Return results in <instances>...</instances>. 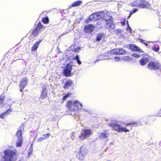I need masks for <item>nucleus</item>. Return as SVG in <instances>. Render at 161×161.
<instances>
[{
  "instance_id": "bb28decb",
  "label": "nucleus",
  "mask_w": 161,
  "mask_h": 161,
  "mask_svg": "<svg viewBox=\"0 0 161 161\" xmlns=\"http://www.w3.org/2000/svg\"><path fill=\"white\" fill-rule=\"evenodd\" d=\"M108 133H107L106 131H104L101 133L99 137L100 138L105 139L108 136Z\"/></svg>"
},
{
  "instance_id": "7c9ffc66",
  "label": "nucleus",
  "mask_w": 161,
  "mask_h": 161,
  "mask_svg": "<svg viewBox=\"0 0 161 161\" xmlns=\"http://www.w3.org/2000/svg\"><path fill=\"white\" fill-rule=\"evenodd\" d=\"M39 32L40 31H39L35 28L32 31L31 33L32 35L35 36H36L38 35Z\"/></svg>"
},
{
  "instance_id": "ddd939ff",
  "label": "nucleus",
  "mask_w": 161,
  "mask_h": 161,
  "mask_svg": "<svg viewBox=\"0 0 161 161\" xmlns=\"http://www.w3.org/2000/svg\"><path fill=\"white\" fill-rule=\"evenodd\" d=\"M107 23L106 27L108 29H114L115 27V25L113 23V19L112 17H110L108 19L105 20Z\"/></svg>"
},
{
  "instance_id": "bf43d9fd",
  "label": "nucleus",
  "mask_w": 161,
  "mask_h": 161,
  "mask_svg": "<svg viewBox=\"0 0 161 161\" xmlns=\"http://www.w3.org/2000/svg\"><path fill=\"white\" fill-rule=\"evenodd\" d=\"M160 67H161V65H160ZM160 69V72H161V68L160 67V69Z\"/></svg>"
},
{
  "instance_id": "4be33fe9",
  "label": "nucleus",
  "mask_w": 161,
  "mask_h": 161,
  "mask_svg": "<svg viewBox=\"0 0 161 161\" xmlns=\"http://www.w3.org/2000/svg\"><path fill=\"white\" fill-rule=\"evenodd\" d=\"M35 28L37 30L40 32L41 30L42 29L44 30L45 28V27H44L43 25L42 24L41 21H39L37 25Z\"/></svg>"
},
{
  "instance_id": "49530a36",
  "label": "nucleus",
  "mask_w": 161,
  "mask_h": 161,
  "mask_svg": "<svg viewBox=\"0 0 161 161\" xmlns=\"http://www.w3.org/2000/svg\"><path fill=\"white\" fill-rule=\"evenodd\" d=\"M68 97V96H67L66 95H65L63 97L62 100L63 101L66 100L67 99V98Z\"/></svg>"
},
{
  "instance_id": "6e6552de",
  "label": "nucleus",
  "mask_w": 161,
  "mask_h": 161,
  "mask_svg": "<svg viewBox=\"0 0 161 161\" xmlns=\"http://www.w3.org/2000/svg\"><path fill=\"white\" fill-rule=\"evenodd\" d=\"M126 52V51L122 48H116L111 50L110 52V54H112V55H123Z\"/></svg>"
},
{
  "instance_id": "72a5a7b5",
  "label": "nucleus",
  "mask_w": 161,
  "mask_h": 161,
  "mask_svg": "<svg viewBox=\"0 0 161 161\" xmlns=\"http://www.w3.org/2000/svg\"><path fill=\"white\" fill-rule=\"evenodd\" d=\"M70 48L73 51H74L76 53L78 52V51L81 48L80 47H76L74 48L73 46H71Z\"/></svg>"
},
{
  "instance_id": "a19ab883",
  "label": "nucleus",
  "mask_w": 161,
  "mask_h": 161,
  "mask_svg": "<svg viewBox=\"0 0 161 161\" xmlns=\"http://www.w3.org/2000/svg\"><path fill=\"white\" fill-rule=\"evenodd\" d=\"M132 57L136 58H140L141 56L140 54L136 53H133L132 54Z\"/></svg>"
},
{
  "instance_id": "c03bdc74",
  "label": "nucleus",
  "mask_w": 161,
  "mask_h": 161,
  "mask_svg": "<svg viewBox=\"0 0 161 161\" xmlns=\"http://www.w3.org/2000/svg\"><path fill=\"white\" fill-rule=\"evenodd\" d=\"M131 44H126L124 45V47L125 48H128L130 49Z\"/></svg>"
},
{
  "instance_id": "3c124183",
  "label": "nucleus",
  "mask_w": 161,
  "mask_h": 161,
  "mask_svg": "<svg viewBox=\"0 0 161 161\" xmlns=\"http://www.w3.org/2000/svg\"><path fill=\"white\" fill-rule=\"evenodd\" d=\"M75 132H72L71 133V137H75Z\"/></svg>"
},
{
  "instance_id": "2f4dec72",
  "label": "nucleus",
  "mask_w": 161,
  "mask_h": 161,
  "mask_svg": "<svg viewBox=\"0 0 161 161\" xmlns=\"http://www.w3.org/2000/svg\"><path fill=\"white\" fill-rule=\"evenodd\" d=\"M100 14V12H97L92 14L93 16H94V20H96L97 19H99V16H98L99 14Z\"/></svg>"
},
{
  "instance_id": "cd10ccee",
  "label": "nucleus",
  "mask_w": 161,
  "mask_h": 161,
  "mask_svg": "<svg viewBox=\"0 0 161 161\" xmlns=\"http://www.w3.org/2000/svg\"><path fill=\"white\" fill-rule=\"evenodd\" d=\"M130 5L133 7H137L140 8V0L134 1Z\"/></svg>"
},
{
  "instance_id": "9d476101",
  "label": "nucleus",
  "mask_w": 161,
  "mask_h": 161,
  "mask_svg": "<svg viewBox=\"0 0 161 161\" xmlns=\"http://www.w3.org/2000/svg\"><path fill=\"white\" fill-rule=\"evenodd\" d=\"M28 79L26 77L22 78L20 80L19 86L20 87V91L23 92V89L27 85Z\"/></svg>"
},
{
  "instance_id": "2eb2a0df",
  "label": "nucleus",
  "mask_w": 161,
  "mask_h": 161,
  "mask_svg": "<svg viewBox=\"0 0 161 161\" xmlns=\"http://www.w3.org/2000/svg\"><path fill=\"white\" fill-rule=\"evenodd\" d=\"M130 50L135 52H139L140 53H144L142 50L134 44H131Z\"/></svg>"
},
{
  "instance_id": "20e7f679",
  "label": "nucleus",
  "mask_w": 161,
  "mask_h": 161,
  "mask_svg": "<svg viewBox=\"0 0 161 161\" xmlns=\"http://www.w3.org/2000/svg\"><path fill=\"white\" fill-rule=\"evenodd\" d=\"M88 151V149L85 147L82 146L78 152H75L76 157L80 160H83L87 154Z\"/></svg>"
},
{
  "instance_id": "412c9836",
  "label": "nucleus",
  "mask_w": 161,
  "mask_h": 161,
  "mask_svg": "<svg viewBox=\"0 0 161 161\" xmlns=\"http://www.w3.org/2000/svg\"><path fill=\"white\" fill-rule=\"evenodd\" d=\"M82 3V1L78 0L74 2L69 7V8H71L72 7H77L80 5Z\"/></svg>"
},
{
  "instance_id": "4468645a",
  "label": "nucleus",
  "mask_w": 161,
  "mask_h": 161,
  "mask_svg": "<svg viewBox=\"0 0 161 161\" xmlns=\"http://www.w3.org/2000/svg\"><path fill=\"white\" fill-rule=\"evenodd\" d=\"M68 58L69 60H70V61H73V60H75L79 65H80L81 64V62L79 59V56L78 55H76L75 56H74V55L72 56L70 55Z\"/></svg>"
},
{
  "instance_id": "5fc2aeb1",
  "label": "nucleus",
  "mask_w": 161,
  "mask_h": 161,
  "mask_svg": "<svg viewBox=\"0 0 161 161\" xmlns=\"http://www.w3.org/2000/svg\"><path fill=\"white\" fill-rule=\"evenodd\" d=\"M121 24L123 25H125V21H124L123 22H121Z\"/></svg>"
},
{
  "instance_id": "1a4fd4ad",
  "label": "nucleus",
  "mask_w": 161,
  "mask_h": 161,
  "mask_svg": "<svg viewBox=\"0 0 161 161\" xmlns=\"http://www.w3.org/2000/svg\"><path fill=\"white\" fill-rule=\"evenodd\" d=\"M82 107V104L78 101H75L72 104V111L75 112L76 111H79L81 110Z\"/></svg>"
},
{
  "instance_id": "c756f323",
  "label": "nucleus",
  "mask_w": 161,
  "mask_h": 161,
  "mask_svg": "<svg viewBox=\"0 0 161 161\" xmlns=\"http://www.w3.org/2000/svg\"><path fill=\"white\" fill-rule=\"evenodd\" d=\"M42 22L44 24H47L49 22V19L47 16L43 18L42 20Z\"/></svg>"
},
{
  "instance_id": "dca6fc26",
  "label": "nucleus",
  "mask_w": 161,
  "mask_h": 161,
  "mask_svg": "<svg viewBox=\"0 0 161 161\" xmlns=\"http://www.w3.org/2000/svg\"><path fill=\"white\" fill-rule=\"evenodd\" d=\"M46 90L47 88L46 86H43L42 87V90L41 92V93L39 97L40 98H42V99H43L44 98L47 97V94Z\"/></svg>"
},
{
  "instance_id": "0eeeda50",
  "label": "nucleus",
  "mask_w": 161,
  "mask_h": 161,
  "mask_svg": "<svg viewBox=\"0 0 161 161\" xmlns=\"http://www.w3.org/2000/svg\"><path fill=\"white\" fill-rule=\"evenodd\" d=\"M111 55L112 54H110V52H107L105 53H104L103 54H101L100 55H98L97 56V59L94 62V63H96L98 61H101L102 60L106 59V58L107 57H108V58H107L108 59H113L112 58H109V56Z\"/></svg>"
},
{
  "instance_id": "37998d69",
  "label": "nucleus",
  "mask_w": 161,
  "mask_h": 161,
  "mask_svg": "<svg viewBox=\"0 0 161 161\" xmlns=\"http://www.w3.org/2000/svg\"><path fill=\"white\" fill-rule=\"evenodd\" d=\"M45 137H44L43 136V137H42L39 138L37 140V142H41V141H43V140L45 139Z\"/></svg>"
},
{
  "instance_id": "4c0bfd02",
  "label": "nucleus",
  "mask_w": 161,
  "mask_h": 161,
  "mask_svg": "<svg viewBox=\"0 0 161 161\" xmlns=\"http://www.w3.org/2000/svg\"><path fill=\"white\" fill-rule=\"evenodd\" d=\"M99 12L100 13V14H99V15H98L99 16V19H105L104 18V14L103 12V11H100Z\"/></svg>"
},
{
  "instance_id": "473e14b6",
  "label": "nucleus",
  "mask_w": 161,
  "mask_h": 161,
  "mask_svg": "<svg viewBox=\"0 0 161 161\" xmlns=\"http://www.w3.org/2000/svg\"><path fill=\"white\" fill-rule=\"evenodd\" d=\"M92 20H94V19L93 14L90 15L88 19H86V23L87 24L89 22L91 21Z\"/></svg>"
},
{
  "instance_id": "ea45409f",
  "label": "nucleus",
  "mask_w": 161,
  "mask_h": 161,
  "mask_svg": "<svg viewBox=\"0 0 161 161\" xmlns=\"http://www.w3.org/2000/svg\"><path fill=\"white\" fill-rule=\"evenodd\" d=\"M127 31H129L130 33H132V30L129 24H128L127 25V27L126 29Z\"/></svg>"
},
{
  "instance_id": "aec40b11",
  "label": "nucleus",
  "mask_w": 161,
  "mask_h": 161,
  "mask_svg": "<svg viewBox=\"0 0 161 161\" xmlns=\"http://www.w3.org/2000/svg\"><path fill=\"white\" fill-rule=\"evenodd\" d=\"M11 107L8 109L5 112H4L3 113L0 114V118L2 119H4L7 115V114H9L10 112H11L12 111V110L11 109Z\"/></svg>"
},
{
  "instance_id": "423d86ee",
  "label": "nucleus",
  "mask_w": 161,
  "mask_h": 161,
  "mask_svg": "<svg viewBox=\"0 0 161 161\" xmlns=\"http://www.w3.org/2000/svg\"><path fill=\"white\" fill-rule=\"evenodd\" d=\"M147 67L151 70H157L160 69V64L154 61L149 62L147 65Z\"/></svg>"
},
{
  "instance_id": "f03ea898",
  "label": "nucleus",
  "mask_w": 161,
  "mask_h": 161,
  "mask_svg": "<svg viewBox=\"0 0 161 161\" xmlns=\"http://www.w3.org/2000/svg\"><path fill=\"white\" fill-rule=\"evenodd\" d=\"M4 156L1 158V161H14L16 158L15 153L13 150H5L3 152Z\"/></svg>"
},
{
  "instance_id": "f257e3e1",
  "label": "nucleus",
  "mask_w": 161,
  "mask_h": 161,
  "mask_svg": "<svg viewBox=\"0 0 161 161\" xmlns=\"http://www.w3.org/2000/svg\"><path fill=\"white\" fill-rule=\"evenodd\" d=\"M70 60L68 58L66 59L65 61L66 66L64 67L63 71L64 75L66 77H69L71 75V70L74 63L73 61H70Z\"/></svg>"
},
{
  "instance_id": "b1692460",
  "label": "nucleus",
  "mask_w": 161,
  "mask_h": 161,
  "mask_svg": "<svg viewBox=\"0 0 161 161\" xmlns=\"http://www.w3.org/2000/svg\"><path fill=\"white\" fill-rule=\"evenodd\" d=\"M149 47L150 48H151L153 51L157 52L159 51L160 49L159 46L157 45H154L153 46H151L149 45Z\"/></svg>"
},
{
  "instance_id": "5701e85b",
  "label": "nucleus",
  "mask_w": 161,
  "mask_h": 161,
  "mask_svg": "<svg viewBox=\"0 0 161 161\" xmlns=\"http://www.w3.org/2000/svg\"><path fill=\"white\" fill-rule=\"evenodd\" d=\"M72 84V81L71 80H68L64 84V87L65 89L68 88Z\"/></svg>"
},
{
  "instance_id": "39448f33",
  "label": "nucleus",
  "mask_w": 161,
  "mask_h": 161,
  "mask_svg": "<svg viewBox=\"0 0 161 161\" xmlns=\"http://www.w3.org/2000/svg\"><path fill=\"white\" fill-rule=\"evenodd\" d=\"M92 132L90 129H84L82 130L81 135L79 136V138L81 140H83L90 136Z\"/></svg>"
},
{
  "instance_id": "393cba45",
  "label": "nucleus",
  "mask_w": 161,
  "mask_h": 161,
  "mask_svg": "<svg viewBox=\"0 0 161 161\" xmlns=\"http://www.w3.org/2000/svg\"><path fill=\"white\" fill-rule=\"evenodd\" d=\"M16 135L17 139H23L22 132L21 130L20 129L17 131Z\"/></svg>"
},
{
  "instance_id": "680f3d73",
  "label": "nucleus",
  "mask_w": 161,
  "mask_h": 161,
  "mask_svg": "<svg viewBox=\"0 0 161 161\" xmlns=\"http://www.w3.org/2000/svg\"><path fill=\"white\" fill-rule=\"evenodd\" d=\"M44 12H43V13H42L41 14H40V15L42 14Z\"/></svg>"
},
{
  "instance_id": "e2e57ef3",
  "label": "nucleus",
  "mask_w": 161,
  "mask_h": 161,
  "mask_svg": "<svg viewBox=\"0 0 161 161\" xmlns=\"http://www.w3.org/2000/svg\"><path fill=\"white\" fill-rule=\"evenodd\" d=\"M107 161H110V160H108Z\"/></svg>"
},
{
  "instance_id": "7ed1b4c3",
  "label": "nucleus",
  "mask_w": 161,
  "mask_h": 161,
  "mask_svg": "<svg viewBox=\"0 0 161 161\" xmlns=\"http://www.w3.org/2000/svg\"><path fill=\"white\" fill-rule=\"evenodd\" d=\"M108 125L112 127L114 129L118 132L120 133L122 132H129L130 130L126 127H122L120 125L115 123L110 122L108 124Z\"/></svg>"
},
{
  "instance_id": "de8ad7c7",
  "label": "nucleus",
  "mask_w": 161,
  "mask_h": 161,
  "mask_svg": "<svg viewBox=\"0 0 161 161\" xmlns=\"http://www.w3.org/2000/svg\"><path fill=\"white\" fill-rule=\"evenodd\" d=\"M114 58L115 61H118L120 60V58L118 57H114Z\"/></svg>"
},
{
  "instance_id": "09e8293b",
  "label": "nucleus",
  "mask_w": 161,
  "mask_h": 161,
  "mask_svg": "<svg viewBox=\"0 0 161 161\" xmlns=\"http://www.w3.org/2000/svg\"><path fill=\"white\" fill-rule=\"evenodd\" d=\"M121 30L119 29H118L116 30V32L118 34H120L121 32Z\"/></svg>"
},
{
  "instance_id": "79ce46f5",
  "label": "nucleus",
  "mask_w": 161,
  "mask_h": 161,
  "mask_svg": "<svg viewBox=\"0 0 161 161\" xmlns=\"http://www.w3.org/2000/svg\"><path fill=\"white\" fill-rule=\"evenodd\" d=\"M33 152V149H29V151L28 153L27 157L30 158Z\"/></svg>"
},
{
  "instance_id": "58836bf2",
  "label": "nucleus",
  "mask_w": 161,
  "mask_h": 161,
  "mask_svg": "<svg viewBox=\"0 0 161 161\" xmlns=\"http://www.w3.org/2000/svg\"><path fill=\"white\" fill-rule=\"evenodd\" d=\"M138 10V9L136 8H134L132 10L130 13V15H131L132 14H133L136 12Z\"/></svg>"
},
{
  "instance_id": "a211bd4d",
  "label": "nucleus",
  "mask_w": 161,
  "mask_h": 161,
  "mask_svg": "<svg viewBox=\"0 0 161 161\" xmlns=\"http://www.w3.org/2000/svg\"><path fill=\"white\" fill-rule=\"evenodd\" d=\"M42 39H39V40L36 42L33 45L31 48V51H36L37 49L39 44L42 41Z\"/></svg>"
},
{
  "instance_id": "13d9d810",
  "label": "nucleus",
  "mask_w": 161,
  "mask_h": 161,
  "mask_svg": "<svg viewBox=\"0 0 161 161\" xmlns=\"http://www.w3.org/2000/svg\"><path fill=\"white\" fill-rule=\"evenodd\" d=\"M126 23L127 24V25L128 24H129L128 21H126Z\"/></svg>"
},
{
  "instance_id": "a18cd8bd",
  "label": "nucleus",
  "mask_w": 161,
  "mask_h": 161,
  "mask_svg": "<svg viewBox=\"0 0 161 161\" xmlns=\"http://www.w3.org/2000/svg\"><path fill=\"white\" fill-rule=\"evenodd\" d=\"M50 136H51L50 134V133H47V134H46L44 135H43V136L44 137H45V139H46V137Z\"/></svg>"
},
{
  "instance_id": "e433bc0d",
  "label": "nucleus",
  "mask_w": 161,
  "mask_h": 161,
  "mask_svg": "<svg viewBox=\"0 0 161 161\" xmlns=\"http://www.w3.org/2000/svg\"><path fill=\"white\" fill-rule=\"evenodd\" d=\"M73 103L71 101H69L67 104V106L69 108L71 109V111H72V106Z\"/></svg>"
},
{
  "instance_id": "6ab92c4d",
  "label": "nucleus",
  "mask_w": 161,
  "mask_h": 161,
  "mask_svg": "<svg viewBox=\"0 0 161 161\" xmlns=\"http://www.w3.org/2000/svg\"><path fill=\"white\" fill-rule=\"evenodd\" d=\"M148 61L149 58H148L144 57L140 59L139 63L141 65L144 66L146 65Z\"/></svg>"
},
{
  "instance_id": "8fccbe9b",
  "label": "nucleus",
  "mask_w": 161,
  "mask_h": 161,
  "mask_svg": "<svg viewBox=\"0 0 161 161\" xmlns=\"http://www.w3.org/2000/svg\"><path fill=\"white\" fill-rule=\"evenodd\" d=\"M124 60H127L129 59V57L128 56H124Z\"/></svg>"
},
{
  "instance_id": "4d7b16f0",
  "label": "nucleus",
  "mask_w": 161,
  "mask_h": 161,
  "mask_svg": "<svg viewBox=\"0 0 161 161\" xmlns=\"http://www.w3.org/2000/svg\"><path fill=\"white\" fill-rule=\"evenodd\" d=\"M24 124H22L21 125V127H21V126H24Z\"/></svg>"
},
{
  "instance_id": "c9c22d12",
  "label": "nucleus",
  "mask_w": 161,
  "mask_h": 161,
  "mask_svg": "<svg viewBox=\"0 0 161 161\" xmlns=\"http://www.w3.org/2000/svg\"><path fill=\"white\" fill-rule=\"evenodd\" d=\"M5 97L4 96L1 95L0 96V106L3 104L4 100Z\"/></svg>"
},
{
  "instance_id": "c85d7f7f",
  "label": "nucleus",
  "mask_w": 161,
  "mask_h": 161,
  "mask_svg": "<svg viewBox=\"0 0 161 161\" xmlns=\"http://www.w3.org/2000/svg\"><path fill=\"white\" fill-rule=\"evenodd\" d=\"M17 141L16 144V147H21L23 142V139H17Z\"/></svg>"
},
{
  "instance_id": "a878e982",
  "label": "nucleus",
  "mask_w": 161,
  "mask_h": 161,
  "mask_svg": "<svg viewBox=\"0 0 161 161\" xmlns=\"http://www.w3.org/2000/svg\"><path fill=\"white\" fill-rule=\"evenodd\" d=\"M105 34L103 33H99L96 36V40L97 42H99L104 37Z\"/></svg>"
},
{
  "instance_id": "f3484780",
  "label": "nucleus",
  "mask_w": 161,
  "mask_h": 161,
  "mask_svg": "<svg viewBox=\"0 0 161 161\" xmlns=\"http://www.w3.org/2000/svg\"><path fill=\"white\" fill-rule=\"evenodd\" d=\"M141 124V122L139 121L136 122H132L128 123H126L125 124V125L126 126H128L129 125L131 127L134 126H137ZM131 129V128H130Z\"/></svg>"
},
{
  "instance_id": "052dcab7",
  "label": "nucleus",
  "mask_w": 161,
  "mask_h": 161,
  "mask_svg": "<svg viewBox=\"0 0 161 161\" xmlns=\"http://www.w3.org/2000/svg\"><path fill=\"white\" fill-rule=\"evenodd\" d=\"M75 116H77V115L76 114V113H75Z\"/></svg>"
},
{
  "instance_id": "864d4df0",
  "label": "nucleus",
  "mask_w": 161,
  "mask_h": 161,
  "mask_svg": "<svg viewBox=\"0 0 161 161\" xmlns=\"http://www.w3.org/2000/svg\"><path fill=\"white\" fill-rule=\"evenodd\" d=\"M71 93H70L69 92H68L67 94H65V95H66L67 96H68V97H69V96L71 95Z\"/></svg>"
},
{
  "instance_id": "f8f14e48",
  "label": "nucleus",
  "mask_w": 161,
  "mask_h": 161,
  "mask_svg": "<svg viewBox=\"0 0 161 161\" xmlns=\"http://www.w3.org/2000/svg\"><path fill=\"white\" fill-rule=\"evenodd\" d=\"M95 26L92 24H88L86 25L84 28V31L86 33L91 34L94 31Z\"/></svg>"
},
{
  "instance_id": "603ef678",
  "label": "nucleus",
  "mask_w": 161,
  "mask_h": 161,
  "mask_svg": "<svg viewBox=\"0 0 161 161\" xmlns=\"http://www.w3.org/2000/svg\"><path fill=\"white\" fill-rule=\"evenodd\" d=\"M33 144L32 143L31 144V145L30 146L29 149H33Z\"/></svg>"
},
{
  "instance_id": "f704fd0d",
  "label": "nucleus",
  "mask_w": 161,
  "mask_h": 161,
  "mask_svg": "<svg viewBox=\"0 0 161 161\" xmlns=\"http://www.w3.org/2000/svg\"><path fill=\"white\" fill-rule=\"evenodd\" d=\"M139 41H140V42L142 43H143V44H144L145 46H148V44H147L148 43H150V42H151L150 41H149V42H146V41L144 40H143L142 39H139Z\"/></svg>"
},
{
  "instance_id": "9b49d317",
  "label": "nucleus",
  "mask_w": 161,
  "mask_h": 161,
  "mask_svg": "<svg viewBox=\"0 0 161 161\" xmlns=\"http://www.w3.org/2000/svg\"><path fill=\"white\" fill-rule=\"evenodd\" d=\"M140 8H147L150 10L152 9V8L150 7L151 5L150 3L146 1L143 0H140Z\"/></svg>"
},
{
  "instance_id": "6e6d98bb",
  "label": "nucleus",
  "mask_w": 161,
  "mask_h": 161,
  "mask_svg": "<svg viewBox=\"0 0 161 161\" xmlns=\"http://www.w3.org/2000/svg\"><path fill=\"white\" fill-rule=\"evenodd\" d=\"M75 137H71V139L73 140H74V138Z\"/></svg>"
}]
</instances>
